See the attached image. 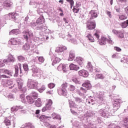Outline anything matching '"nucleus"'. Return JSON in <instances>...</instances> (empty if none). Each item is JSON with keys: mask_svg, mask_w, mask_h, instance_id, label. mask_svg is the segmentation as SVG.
I'll return each instance as SVG.
<instances>
[{"mask_svg": "<svg viewBox=\"0 0 128 128\" xmlns=\"http://www.w3.org/2000/svg\"><path fill=\"white\" fill-rule=\"evenodd\" d=\"M30 96L32 98H34H34H38V94L36 92H32Z\"/></svg>", "mask_w": 128, "mask_h": 128, "instance_id": "nucleus-44", "label": "nucleus"}, {"mask_svg": "<svg viewBox=\"0 0 128 128\" xmlns=\"http://www.w3.org/2000/svg\"><path fill=\"white\" fill-rule=\"evenodd\" d=\"M69 104L70 108H76V103H74V102H72V100L69 101Z\"/></svg>", "mask_w": 128, "mask_h": 128, "instance_id": "nucleus-48", "label": "nucleus"}, {"mask_svg": "<svg viewBox=\"0 0 128 128\" xmlns=\"http://www.w3.org/2000/svg\"><path fill=\"white\" fill-rule=\"evenodd\" d=\"M4 86H11L10 87H9V88H14V79H10L7 80L6 82H4Z\"/></svg>", "mask_w": 128, "mask_h": 128, "instance_id": "nucleus-14", "label": "nucleus"}, {"mask_svg": "<svg viewBox=\"0 0 128 128\" xmlns=\"http://www.w3.org/2000/svg\"><path fill=\"white\" fill-rule=\"evenodd\" d=\"M7 98H8L10 100H14V95L12 94H10L7 96Z\"/></svg>", "mask_w": 128, "mask_h": 128, "instance_id": "nucleus-52", "label": "nucleus"}, {"mask_svg": "<svg viewBox=\"0 0 128 128\" xmlns=\"http://www.w3.org/2000/svg\"><path fill=\"white\" fill-rule=\"evenodd\" d=\"M4 74H8V76H12V75L14 74V73L12 72V71L10 70H4Z\"/></svg>", "mask_w": 128, "mask_h": 128, "instance_id": "nucleus-37", "label": "nucleus"}, {"mask_svg": "<svg viewBox=\"0 0 128 128\" xmlns=\"http://www.w3.org/2000/svg\"><path fill=\"white\" fill-rule=\"evenodd\" d=\"M86 92H88V90L86 88L81 87L80 90H77L76 92L79 96H83V98H86L85 94H86Z\"/></svg>", "mask_w": 128, "mask_h": 128, "instance_id": "nucleus-13", "label": "nucleus"}, {"mask_svg": "<svg viewBox=\"0 0 128 128\" xmlns=\"http://www.w3.org/2000/svg\"><path fill=\"white\" fill-rule=\"evenodd\" d=\"M114 50L116 52H122V48L118 46L114 47Z\"/></svg>", "mask_w": 128, "mask_h": 128, "instance_id": "nucleus-64", "label": "nucleus"}, {"mask_svg": "<svg viewBox=\"0 0 128 128\" xmlns=\"http://www.w3.org/2000/svg\"><path fill=\"white\" fill-rule=\"evenodd\" d=\"M68 40L70 42H72V44H78V41H76V40L74 38H70V37H68Z\"/></svg>", "mask_w": 128, "mask_h": 128, "instance_id": "nucleus-46", "label": "nucleus"}, {"mask_svg": "<svg viewBox=\"0 0 128 128\" xmlns=\"http://www.w3.org/2000/svg\"><path fill=\"white\" fill-rule=\"evenodd\" d=\"M69 90L71 92H74V90H76V87H74V86L72 85H70Z\"/></svg>", "mask_w": 128, "mask_h": 128, "instance_id": "nucleus-61", "label": "nucleus"}, {"mask_svg": "<svg viewBox=\"0 0 128 128\" xmlns=\"http://www.w3.org/2000/svg\"><path fill=\"white\" fill-rule=\"evenodd\" d=\"M52 118H54V120H61L60 116L58 114H56V113H53L52 114Z\"/></svg>", "mask_w": 128, "mask_h": 128, "instance_id": "nucleus-40", "label": "nucleus"}, {"mask_svg": "<svg viewBox=\"0 0 128 128\" xmlns=\"http://www.w3.org/2000/svg\"><path fill=\"white\" fill-rule=\"evenodd\" d=\"M68 88V83H64L61 87H59L58 88V93L59 96H68V91L66 88Z\"/></svg>", "mask_w": 128, "mask_h": 128, "instance_id": "nucleus-1", "label": "nucleus"}, {"mask_svg": "<svg viewBox=\"0 0 128 128\" xmlns=\"http://www.w3.org/2000/svg\"><path fill=\"white\" fill-rule=\"evenodd\" d=\"M18 18V14L16 12L10 13V20L16 22Z\"/></svg>", "mask_w": 128, "mask_h": 128, "instance_id": "nucleus-20", "label": "nucleus"}, {"mask_svg": "<svg viewBox=\"0 0 128 128\" xmlns=\"http://www.w3.org/2000/svg\"><path fill=\"white\" fill-rule=\"evenodd\" d=\"M82 86L84 88H86V90H90L92 88V84H90V81H86L84 83L82 84Z\"/></svg>", "mask_w": 128, "mask_h": 128, "instance_id": "nucleus-23", "label": "nucleus"}, {"mask_svg": "<svg viewBox=\"0 0 128 128\" xmlns=\"http://www.w3.org/2000/svg\"><path fill=\"white\" fill-rule=\"evenodd\" d=\"M52 100L50 99L47 100L46 106L42 108V112H44L46 110H52Z\"/></svg>", "mask_w": 128, "mask_h": 128, "instance_id": "nucleus-9", "label": "nucleus"}, {"mask_svg": "<svg viewBox=\"0 0 128 128\" xmlns=\"http://www.w3.org/2000/svg\"><path fill=\"white\" fill-rule=\"evenodd\" d=\"M17 82L18 84V88L19 90H20L23 94H24V92H26V88H22V86H24V80H20L17 81Z\"/></svg>", "mask_w": 128, "mask_h": 128, "instance_id": "nucleus-11", "label": "nucleus"}, {"mask_svg": "<svg viewBox=\"0 0 128 128\" xmlns=\"http://www.w3.org/2000/svg\"><path fill=\"white\" fill-rule=\"evenodd\" d=\"M22 34L24 38L26 41L28 40L29 38H34V32L32 30H26L22 32Z\"/></svg>", "mask_w": 128, "mask_h": 128, "instance_id": "nucleus-5", "label": "nucleus"}, {"mask_svg": "<svg viewBox=\"0 0 128 128\" xmlns=\"http://www.w3.org/2000/svg\"><path fill=\"white\" fill-rule=\"evenodd\" d=\"M87 30H94L96 28V22H90L87 24L86 26Z\"/></svg>", "mask_w": 128, "mask_h": 128, "instance_id": "nucleus-17", "label": "nucleus"}, {"mask_svg": "<svg viewBox=\"0 0 128 128\" xmlns=\"http://www.w3.org/2000/svg\"><path fill=\"white\" fill-rule=\"evenodd\" d=\"M75 102H76L77 104H84V100L78 97L75 98Z\"/></svg>", "mask_w": 128, "mask_h": 128, "instance_id": "nucleus-38", "label": "nucleus"}, {"mask_svg": "<svg viewBox=\"0 0 128 128\" xmlns=\"http://www.w3.org/2000/svg\"><path fill=\"white\" fill-rule=\"evenodd\" d=\"M3 5L4 8H10L12 6V2L10 1H5Z\"/></svg>", "mask_w": 128, "mask_h": 128, "instance_id": "nucleus-32", "label": "nucleus"}, {"mask_svg": "<svg viewBox=\"0 0 128 128\" xmlns=\"http://www.w3.org/2000/svg\"><path fill=\"white\" fill-rule=\"evenodd\" d=\"M69 68L71 70H80V67L78 65L74 64H71Z\"/></svg>", "mask_w": 128, "mask_h": 128, "instance_id": "nucleus-26", "label": "nucleus"}, {"mask_svg": "<svg viewBox=\"0 0 128 128\" xmlns=\"http://www.w3.org/2000/svg\"><path fill=\"white\" fill-rule=\"evenodd\" d=\"M78 74L80 76L87 78V76H88V72L84 70H82L78 72Z\"/></svg>", "mask_w": 128, "mask_h": 128, "instance_id": "nucleus-21", "label": "nucleus"}, {"mask_svg": "<svg viewBox=\"0 0 128 128\" xmlns=\"http://www.w3.org/2000/svg\"><path fill=\"white\" fill-rule=\"evenodd\" d=\"M108 39L106 38L104 36H102L101 40H99L100 44L101 46H104V44H106V42L110 44H114V42L110 38V36H108Z\"/></svg>", "mask_w": 128, "mask_h": 128, "instance_id": "nucleus-6", "label": "nucleus"}, {"mask_svg": "<svg viewBox=\"0 0 128 128\" xmlns=\"http://www.w3.org/2000/svg\"><path fill=\"white\" fill-rule=\"evenodd\" d=\"M112 58H120V54L118 53L114 54L112 56Z\"/></svg>", "mask_w": 128, "mask_h": 128, "instance_id": "nucleus-50", "label": "nucleus"}, {"mask_svg": "<svg viewBox=\"0 0 128 128\" xmlns=\"http://www.w3.org/2000/svg\"><path fill=\"white\" fill-rule=\"evenodd\" d=\"M98 98L101 104L104 103V102H104V96H102V95H101L100 96H98Z\"/></svg>", "mask_w": 128, "mask_h": 128, "instance_id": "nucleus-56", "label": "nucleus"}, {"mask_svg": "<svg viewBox=\"0 0 128 128\" xmlns=\"http://www.w3.org/2000/svg\"><path fill=\"white\" fill-rule=\"evenodd\" d=\"M98 116V112L94 111H88L86 114H84L85 118H92V116Z\"/></svg>", "mask_w": 128, "mask_h": 128, "instance_id": "nucleus-15", "label": "nucleus"}, {"mask_svg": "<svg viewBox=\"0 0 128 128\" xmlns=\"http://www.w3.org/2000/svg\"><path fill=\"white\" fill-rule=\"evenodd\" d=\"M86 38L87 40H90V42H94V37H92L91 34Z\"/></svg>", "mask_w": 128, "mask_h": 128, "instance_id": "nucleus-47", "label": "nucleus"}, {"mask_svg": "<svg viewBox=\"0 0 128 128\" xmlns=\"http://www.w3.org/2000/svg\"><path fill=\"white\" fill-rule=\"evenodd\" d=\"M55 86H56V84H53V83H50L48 84V88H54Z\"/></svg>", "mask_w": 128, "mask_h": 128, "instance_id": "nucleus-60", "label": "nucleus"}, {"mask_svg": "<svg viewBox=\"0 0 128 128\" xmlns=\"http://www.w3.org/2000/svg\"><path fill=\"white\" fill-rule=\"evenodd\" d=\"M20 34V30L14 29L10 32L9 34H14L15 36H18Z\"/></svg>", "mask_w": 128, "mask_h": 128, "instance_id": "nucleus-34", "label": "nucleus"}, {"mask_svg": "<svg viewBox=\"0 0 128 128\" xmlns=\"http://www.w3.org/2000/svg\"><path fill=\"white\" fill-rule=\"evenodd\" d=\"M120 26L122 28H126L128 26V20L121 23Z\"/></svg>", "mask_w": 128, "mask_h": 128, "instance_id": "nucleus-41", "label": "nucleus"}, {"mask_svg": "<svg viewBox=\"0 0 128 128\" xmlns=\"http://www.w3.org/2000/svg\"><path fill=\"white\" fill-rule=\"evenodd\" d=\"M21 128H34V126L30 123H26L24 125H22Z\"/></svg>", "mask_w": 128, "mask_h": 128, "instance_id": "nucleus-35", "label": "nucleus"}, {"mask_svg": "<svg viewBox=\"0 0 128 128\" xmlns=\"http://www.w3.org/2000/svg\"><path fill=\"white\" fill-rule=\"evenodd\" d=\"M66 68H68V64H60L57 68L58 70L60 72L62 70L64 72H66Z\"/></svg>", "mask_w": 128, "mask_h": 128, "instance_id": "nucleus-16", "label": "nucleus"}, {"mask_svg": "<svg viewBox=\"0 0 128 128\" xmlns=\"http://www.w3.org/2000/svg\"><path fill=\"white\" fill-rule=\"evenodd\" d=\"M80 66H82L84 62V58L82 57H76L75 60Z\"/></svg>", "mask_w": 128, "mask_h": 128, "instance_id": "nucleus-33", "label": "nucleus"}, {"mask_svg": "<svg viewBox=\"0 0 128 128\" xmlns=\"http://www.w3.org/2000/svg\"><path fill=\"white\" fill-rule=\"evenodd\" d=\"M49 118H52L51 116H46L44 115H42L40 116V119L42 120L44 122V125L46 126V128H56V125H52L50 124L48 122V120H49Z\"/></svg>", "mask_w": 128, "mask_h": 128, "instance_id": "nucleus-3", "label": "nucleus"}, {"mask_svg": "<svg viewBox=\"0 0 128 128\" xmlns=\"http://www.w3.org/2000/svg\"><path fill=\"white\" fill-rule=\"evenodd\" d=\"M47 29L48 28L46 24L39 25L38 26V30H41V32H46Z\"/></svg>", "mask_w": 128, "mask_h": 128, "instance_id": "nucleus-31", "label": "nucleus"}, {"mask_svg": "<svg viewBox=\"0 0 128 128\" xmlns=\"http://www.w3.org/2000/svg\"><path fill=\"white\" fill-rule=\"evenodd\" d=\"M98 112L99 114L103 118H108L112 116V114L110 113V107L106 106L104 108L100 109Z\"/></svg>", "mask_w": 128, "mask_h": 128, "instance_id": "nucleus-2", "label": "nucleus"}, {"mask_svg": "<svg viewBox=\"0 0 128 128\" xmlns=\"http://www.w3.org/2000/svg\"><path fill=\"white\" fill-rule=\"evenodd\" d=\"M38 60L40 62H44V58L43 56H39L38 58Z\"/></svg>", "mask_w": 128, "mask_h": 128, "instance_id": "nucleus-58", "label": "nucleus"}, {"mask_svg": "<svg viewBox=\"0 0 128 128\" xmlns=\"http://www.w3.org/2000/svg\"><path fill=\"white\" fill-rule=\"evenodd\" d=\"M38 26L39 25L36 22H31L30 23V26L34 28V30H38Z\"/></svg>", "mask_w": 128, "mask_h": 128, "instance_id": "nucleus-27", "label": "nucleus"}, {"mask_svg": "<svg viewBox=\"0 0 128 128\" xmlns=\"http://www.w3.org/2000/svg\"><path fill=\"white\" fill-rule=\"evenodd\" d=\"M66 0V2H68L70 4V8H72V6H74V0Z\"/></svg>", "mask_w": 128, "mask_h": 128, "instance_id": "nucleus-54", "label": "nucleus"}, {"mask_svg": "<svg viewBox=\"0 0 128 128\" xmlns=\"http://www.w3.org/2000/svg\"><path fill=\"white\" fill-rule=\"evenodd\" d=\"M26 98L28 104H34V100L32 98V96H27L26 97Z\"/></svg>", "mask_w": 128, "mask_h": 128, "instance_id": "nucleus-36", "label": "nucleus"}, {"mask_svg": "<svg viewBox=\"0 0 128 128\" xmlns=\"http://www.w3.org/2000/svg\"><path fill=\"white\" fill-rule=\"evenodd\" d=\"M44 90H46V86H42L41 88L38 89V90L40 92H42Z\"/></svg>", "mask_w": 128, "mask_h": 128, "instance_id": "nucleus-59", "label": "nucleus"}, {"mask_svg": "<svg viewBox=\"0 0 128 128\" xmlns=\"http://www.w3.org/2000/svg\"><path fill=\"white\" fill-rule=\"evenodd\" d=\"M38 84L36 82L32 79H28V86L30 88H38Z\"/></svg>", "mask_w": 128, "mask_h": 128, "instance_id": "nucleus-7", "label": "nucleus"}, {"mask_svg": "<svg viewBox=\"0 0 128 128\" xmlns=\"http://www.w3.org/2000/svg\"><path fill=\"white\" fill-rule=\"evenodd\" d=\"M89 16H90V20L96 18H98V12L94 10H91L89 13Z\"/></svg>", "mask_w": 128, "mask_h": 128, "instance_id": "nucleus-24", "label": "nucleus"}, {"mask_svg": "<svg viewBox=\"0 0 128 128\" xmlns=\"http://www.w3.org/2000/svg\"><path fill=\"white\" fill-rule=\"evenodd\" d=\"M32 71L34 76H38L40 74V70L34 66H32Z\"/></svg>", "mask_w": 128, "mask_h": 128, "instance_id": "nucleus-18", "label": "nucleus"}, {"mask_svg": "<svg viewBox=\"0 0 128 128\" xmlns=\"http://www.w3.org/2000/svg\"><path fill=\"white\" fill-rule=\"evenodd\" d=\"M30 46L28 44V43H26L22 46L23 50H30Z\"/></svg>", "mask_w": 128, "mask_h": 128, "instance_id": "nucleus-43", "label": "nucleus"}, {"mask_svg": "<svg viewBox=\"0 0 128 128\" xmlns=\"http://www.w3.org/2000/svg\"><path fill=\"white\" fill-rule=\"evenodd\" d=\"M44 16H40L36 20V22L38 24V26H40V24H44Z\"/></svg>", "mask_w": 128, "mask_h": 128, "instance_id": "nucleus-28", "label": "nucleus"}, {"mask_svg": "<svg viewBox=\"0 0 128 128\" xmlns=\"http://www.w3.org/2000/svg\"><path fill=\"white\" fill-rule=\"evenodd\" d=\"M4 18H6V20H10V13L8 14H6L5 16H4Z\"/></svg>", "mask_w": 128, "mask_h": 128, "instance_id": "nucleus-62", "label": "nucleus"}, {"mask_svg": "<svg viewBox=\"0 0 128 128\" xmlns=\"http://www.w3.org/2000/svg\"><path fill=\"white\" fill-rule=\"evenodd\" d=\"M35 106H38V108H40V106H42V100H40V98H38L36 102H35Z\"/></svg>", "mask_w": 128, "mask_h": 128, "instance_id": "nucleus-39", "label": "nucleus"}, {"mask_svg": "<svg viewBox=\"0 0 128 128\" xmlns=\"http://www.w3.org/2000/svg\"><path fill=\"white\" fill-rule=\"evenodd\" d=\"M68 48L64 46L61 45L56 48V52H62L64 50H66Z\"/></svg>", "mask_w": 128, "mask_h": 128, "instance_id": "nucleus-19", "label": "nucleus"}, {"mask_svg": "<svg viewBox=\"0 0 128 128\" xmlns=\"http://www.w3.org/2000/svg\"><path fill=\"white\" fill-rule=\"evenodd\" d=\"M20 98L22 102H26V98L24 97V94H22L20 95Z\"/></svg>", "mask_w": 128, "mask_h": 128, "instance_id": "nucleus-49", "label": "nucleus"}, {"mask_svg": "<svg viewBox=\"0 0 128 128\" xmlns=\"http://www.w3.org/2000/svg\"><path fill=\"white\" fill-rule=\"evenodd\" d=\"M15 74H14V76H18V66H15Z\"/></svg>", "mask_w": 128, "mask_h": 128, "instance_id": "nucleus-45", "label": "nucleus"}, {"mask_svg": "<svg viewBox=\"0 0 128 128\" xmlns=\"http://www.w3.org/2000/svg\"><path fill=\"white\" fill-rule=\"evenodd\" d=\"M16 62V58H14V56L10 54L8 56V58L4 60L3 62L2 60H0V68L4 66V64H8V62Z\"/></svg>", "mask_w": 128, "mask_h": 128, "instance_id": "nucleus-4", "label": "nucleus"}, {"mask_svg": "<svg viewBox=\"0 0 128 128\" xmlns=\"http://www.w3.org/2000/svg\"><path fill=\"white\" fill-rule=\"evenodd\" d=\"M86 68L88 70V72H92L94 68H92V65L90 62H88L86 66Z\"/></svg>", "mask_w": 128, "mask_h": 128, "instance_id": "nucleus-30", "label": "nucleus"}, {"mask_svg": "<svg viewBox=\"0 0 128 128\" xmlns=\"http://www.w3.org/2000/svg\"><path fill=\"white\" fill-rule=\"evenodd\" d=\"M122 102L121 99H116L113 102V110L114 112L118 110L120 108V104Z\"/></svg>", "mask_w": 128, "mask_h": 128, "instance_id": "nucleus-8", "label": "nucleus"}, {"mask_svg": "<svg viewBox=\"0 0 128 128\" xmlns=\"http://www.w3.org/2000/svg\"><path fill=\"white\" fill-rule=\"evenodd\" d=\"M18 106H14L11 108V112H18Z\"/></svg>", "mask_w": 128, "mask_h": 128, "instance_id": "nucleus-55", "label": "nucleus"}, {"mask_svg": "<svg viewBox=\"0 0 128 128\" xmlns=\"http://www.w3.org/2000/svg\"><path fill=\"white\" fill-rule=\"evenodd\" d=\"M112 32L114 34H116L119 38H124V31L122 30H118L116 29L112 30Z\"/></svg>", "mask_w": 128, "mask_h": 128, "instance_id": "nucleus-12", "label": "nucleus"}, {"mask_svg": "<svg viewBox=\"0 0 128 128\" xmlns=\"http://www.w3.org/2000/svg\"><path fill=\"white\" fill-rule=\"evenodd\" d=\"M116 126L114 124L112 123V124H110L109 126H108V128H116Z\"/></svg>", "mask_w": 128, "mask_h": 128, "instance_id": "nucleus-63", "label": "nucleus"}, {"mask_svg": "<svg viewBox=\"0 0 128 128\" xmlns=\"http://www.w3.org/2000/svg\"><path fill=\"white\" fill-rule=\"evenodd\" d=\"M18 58L20 62H24V60H26V58L24 57V56H18Z\"/></svg>", "mask_w": 128, "mask_h": 128, "instance_id": "nucleus-57", "label": "nucleus"}, {"mask_svg": "<svg viewBox=\"0 0 128 128\" xmlns=\"http://www.w3.org/2000/svg\"><path fill=\"white\" fill-rule=\"evenodd\" d=\"M9 42H10L11 44H12L13 46H16V44H20L18 39L16 38H12L10 40Z\"/></svg>", "mask_w": 128, "mask_h": 128, "instance_id": "nucleus-22", "label": "nucleus"}, {"mask_svg": "<svg viewBox=\"0 0 128 128\" xmlns=\"http://www.w3.org/2000/svg\"><path fill=\"white\" fill-rule=\"evenodd\" d=\"M14 120H16V117L12 115V116L6 118L4 119V122L6 126H10V120H12L14 122Z\"/></svg>", "mask_w": 128, "mask_h": 128, "instance_id": "nucleus-10", "label": "nucleus"}, {"mask_svg": "<svg viewBox=\"0 0 128 128\" xmlns=\"http://www.w3.org/2000/svg\"><path fill=\"white\" fill-rule=\"evenodd\" d=\"M23 68L25 72H28V65L26 64H23Z\"/></svg>", "mask_w": 128, "mask_h": 128, "instance_id": "nucleus-51", "label": "nucleus"}, {"mask_svg": "<svg viewBox=\"0 0 128 128\" xmlns=\"http://www.w3.org/2000/svg\"><path fill=\"white\" fill-rule=\"evenodd\" d=\"M74 58H76V54L74 53V50L70 51L68 60H74Z\"/></svg>", "mask_w": 128, "mask_h": 128, "instance_id": "nucleus-25", "label": "nucleus"}, {"mask_svg": "<svg viewBox=\"0 0 128 128\" xmlns=\"http://www.w3.org/2000/svg\"><path fill=\"white\" fill-rule=\"evenodd\" d=\"M95 78H96V80H98V78L104 80V76L102 74H96Z\"/></svg>", "mask_w": 128, "mask_h": 128, "instance_id": "nucleus-42", "label": "nucleus"}, {"mask_svg": "<svg viewBox=\"0 0 128 128\" xmlns=\"http://www.w3.org/2000/svg\"><path fill=\"white\" fill-rule=\"evenodd\" d=\"M52 66H54L56 64H58L61 60L60 58L58 57H54V58H52Z\"/></svg>", "mask_w": 128, "mask_h": 128, "instance_id": "nucleus-29", "label": "nucleus"}, {"mask_svg": "<svg viewBox=\"0 0 128 128\" xmlns=\"http://www.w3.org/2000/svg\"><path fill=\"white\" fill-rule=\"evenodd\" d=\"M119 18L121 20H126L127 17L126 16V14H121L119 16Z\"/></svg>", "mask_w": 128, "mask_h": 128, "instance_id": "nucleus-53", "label": "nucleus"}]
</instances>
